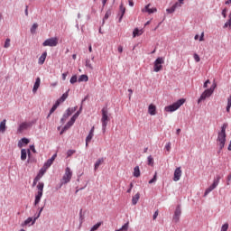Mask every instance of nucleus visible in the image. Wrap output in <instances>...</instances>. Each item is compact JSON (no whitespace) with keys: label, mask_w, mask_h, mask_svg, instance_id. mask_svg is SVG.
Wrapping results in <instances>:
<instances>
[{"label":"nucleus","mask_w":231,"mask_h":231,"mask_svg":"<svg viewBox=\"0 0 231 231\" xmlns=\"http://www.w3.org/2000/svg\"><path fill=\"white\" fill-rule=\"evenodd\" d=\"M228 26H229V28H230V26H231V20H228V21L224 24V28H228Z\"/></svg>","instance_id":"55"},{"label":"nucleus","mask_w":231,"mask_h":231,"mask_svg":"<svg viewBox=\"0 0 231 231\" xmlns=\"http://www.w3.org/2000/svg\"><path fill=\"white\" fill-rule=\"evenodd\" d=\"M41 88V78H37L32 88V93H37V90Z\"/></svg>","instance_id":"15"},{"label":"nucleus","mask_w":231,"mask_h":231,"mask_svg":"<svg viewBox=\"0 0 231 231\" xmlns=\"http://www.w3.org/2000/svg\"><path fill=\"white\" fill-rule=\"evenodd\" d=\"M32 224L33 223V217H28L23 224H22V226H27V225H30V224Z\"/></svg>","instance_id":"35"},{"label":"nucleus","mask_w":231,"mask_h":231,"mask_svg":"<svg viewBox=\"0 0 231 231\" xmlns=\"http://www.w3.org/2000/svg\"><path fill=\"white\" fill-rule=\"evenodd\" d=\"M9 46H10V39H9V38H7V39L5 40V42L4 48H8Z\"/></svg>","instance_id":"48"},{"label":"nucleus","mask_w":231,"mask_h":231,"mask_svg":"<svg viewBox=\"0 0 231 231\" xmlns=\"http://www.w3.org/2000/svg\"><path fill=\"white\" fill-rule=\"evenodd\" d=\"M164 149H166L168 151V152H171V143H166Z\"/></svg>","instance_id":"58"},{"label":"nucleus","mask_w":231,"mask_h":231,"mask_svg":"<svg viewBox=\"0 0 231 231\" xmlns=\"http://www.w3.org/2000/svg\"><path fill=\"white\" fill-rule=\"evenodd\" d=\"M85 66L86 68H88V69H91V71H93L95 69V68L93 67V64L91 63V60L87 59L85 60Z\"/></svg>","instance_id":"24"},{"label":"nucleus","mask_w":231,"mask_h":231,"mask_svg":"<svg viewBox=\"0 0 231 231\" xmlns=\"http://www.w3.org/2000/svg\"><path fill=\"white\" fill-rule=\"evenodd\" d=\"M43 209H44V208H42L39 210L38 215L33 218L32 225H35V222L37 221V219H39V217H41V214L42 213V210H43Z\"/></svg>","instance_id":"39"},{"label":"nucleus","mask_w":231,"mask_h":231,"mask_svg":"<svg viewBox=\"0 0 231 231\" xmlns=\"http://www.w3.org/2000/svg\"><path fill=\"white\" fill-rule=\"evenodd\" d=\"M60 102L61 101L60 99H58L52 106H54L57 109V107H59V106H60Z\"/></svg>","instance_id":"53"},{"label":"nucleus","mask_w":231,"mask_h":231,"mask_svg":"<svg viewBox=\"0 0 231 231\" xmlns=\"http://www.w3.org/2000/svg\"><path fill=\"white\" fill-rule=\"evenodd\" d=\"M120 12L121 14H119V20L118 23H122V19H124V15L125 14V7H124V5H120Z\"/></svg>","instance_id":"19"},{"label":"nucleus","mask_w":231,"mask_h":231,"mask_svg":"<svg viewBox=\"0 0 231 231\" xmlns=\"http://www.w3.org/2000/svg\"><path fill=\"white\" fill-rule=\"evenodd\" d=\"M129 230V222H126L121 228L116 229V231H127Z\"/></svg>","instance_id":"36"},{"label":"nucleus","mask_w":231,"mask_h":231,"mask_svg":"<svg viewBox=\"0 0 231 231\" xmlns=\"http://www.w3.org/2000/svg\"><path fill=\"white\" fill-rule=\"evenodd\" d=\"M32 158V151L30 149L26 150V149H22L21 150V160L22 162H24L26 160V158Z\"/></svg>","instance_id":"11"},{"label":"nucleus","mask_w":231,"mask_h":231,"mask_svg":"<svg viewBox=\"0 0 231 231\" xmlns=\"http://www.w3.org/2000/svg\"><path fill=\"white\" fill-rule=\"evenodd\" d=\"M180 216H181V206L178 205L174 211V215H173V218H172L173 222L178 223L180 221Z\"/></svg>","instance_id":"9"},{"label":"nucleus","mask_w":231,"mask_h":231,"mask_svg":"<svg viewBox=\"0 0 231 231\" xmlns=\"http://www.w3.org/2000/svg\"><path fill=\"white\" fill-rule=\"evenodd\" d=\"M69 116H71V112L69 111V109L66 110V113L62 116L60 122L61 124H65L66 120H68V118H69Z\"/></svg>","instance_id":"16"},{"label":"nucleus","mask_w":231,"mask_h":231,"mask_svg":"<svg viewBox=\"0 0 231 231\" xmlns=\"http://www.w3.org/2000/svg\"><path fill=\"white\" fill-rule=\"evenodd\" d=\"M5 131H6V119H4L0 123V133H5Z\"/></svg>","instance_id":"22"},{"label":"nucleus","mask_w":231,"mask_h":231,"mask_svg":"<svg viewBox=\"0 0 231 231\" xmlns=\"http://www.w3.org/2000/svg\"><path fill=\"white\" fill-rule=\"evenodd\" d=\"M56 110L57 108H55V106H52V107L50 110V115H52V113H55Z\"/></svg>","instance_id":"61"},{"label":"nucleus","mask_w":231,"mask_h":231,"mask_svg":"<svg viewBox=\"0 0 231 231\" xmlns=\"http://www.w3.org/2000/svg\"><path fill=\"white\" fill-rule=\"evenodd\" d=\"M32 127V123H22L18 127V133H23V131Z\"/></svg>","instance_id":"14"},{"label":"nucleus","mask_w":231,"mask_h":231,"mask_svg":"<svg viewBox=\"0 0 231 231\" xmlns=\"http://www.w3.org/2000/svg\"><path fill=\"white\" fill-rule=\"evenodd\" d=\"M69 89L67 92H65L64 94H62V96L60 97V100L61 102H65L66 98H68V97H69Z\"/></svg>","instance_id":"38"},{"label":"nucleus","mask_w":231,"mask_h":231,"mask_svg":"<svg viewBox=\"0 0 231 231\" xmlns=\"http://www.w3.org/2000/svg\"><path fill=\"white\" fill-rule=\"evenodd\" d=\"M37 189H38V194H42L43 190H44V182H39L37 185Z\"/></svg>","instance_id":"28"},{"label":"nucleus","mask_w":231,"mask_h":231,"mask_svg":"<svg viewBox=\"0 0 231 231\" xmlns=\"http://www.w3.org/2000/svg\"><path fill=\"white\" fill-rule=\"evenodd\" d=\"M71 176H73V172H71V169L67 167L65 170V174L63 175V178H62V181H63L62 183L64 184L69 183V181H71Z\"/></svg>","instance_id":"8"},{"label":"nucleus","mask_w":231,"mask_h":231,"mask_svg":"<svg viewBox=\"0 0 231 231\" xmlns=\"http://www.w3.org/2000/svg\"><path fill=\"white\" fill-rule=\"evenodd\" d=\"M93 136H95V134H88V135L86 137V147H88L89 141L93 140Z\"/></svg>","instance_id":"37"},{"label":"nucleus","mask_w":231,"mask_h":231,"mask_svg":"<svg viewBox=\"0 0 231 231\" xmlns=\"http://www.w3.org/2000/svg\"><path fill=\"white\" fill-rule=\"evenodd\" d=\"M143 33V31L139 30L138 28H135L133 32V37H140Z\"/></svg>","instance_id":"29"},{"label":"nucleus","mask_w":231,"mask_h":231,"mask_svg":"<svg viewBox=\"0 0 231 231\" xmlns=\"http://www.w3.org/2000/svg\"><path fill=\"white\" fill-rule=\"evenodd\" d=\"M28 143H30V139L23 137L22 138L19 142H18V147H23V145H28Z\"/></svg>","instance_id":"18"},{"label":"nucleus","mask_w":231,"mask_h":231,"mask_svg":"<svg viewBox=\"0 0 231 231\" xmlns=\"http://www.w3.org/2000/svg\"><path fill=\"white\" fill-rule=\"evenodd\" d=\"M164 63H165V60L162 57L157 58L153 63V71H155V73L162 71V69H163V66L162 64H164Z\"/></svg>","instance_id":"6"},{"label":"nucleus","mask_w":231,"mask_h":231,"mask_svg":"<svg viewBox=\"0 0 231 231\" xmlns=\"http://www.w3.org/2000/svg\"><path fill=\"white\" fill-rule=\"evenodd\" d=\"M133 187H134V185L133 184V182L130 183V188L127 189V193H131V190H133Z\"/></svg>","instance_id":"59"},{"label":"nucleus","mask_w":231,"mask_h":231,"mask_svg":"<svg viewBox=\"0 0 231 231\" xmlns=\"http://www.w3.org/2000/svg\"><path fill=\"white\" fill-rule=\"evenodd\" d=\"M55 158H57V153H54L51 159L47 160V162L43 165V169H45V171H48L51 165H53V162H55Z\"/></svg>","instance_id":"12"},{"label":"nucleus","mask_w":231,"mask_h":231,"mask_svg":"<svg viewBox=\"0 0 231 231\" xmlns=\"http://www.w3.org/2000/svg\"><path fill=\"white\" fill-rule=\"evenodd\" d=\"M180 216H181V206L178 205L174 211V215H173V218H172L173 222L178 223L180 221Z\"/></svg>","instance_id":"10"},{"label":"nucleus","mask_w":231,"mask_h":231,"mask_svg":"<svg viewBox=\"0 0 231 231\" xmlns=\"http://www.w3.org/2000/svg\"><path fill=\"white\" fill-rule=\"evenodd\" d=\"M79 116H80V112H76L70 118L69 122H71L72 125L75 124V122L77 121V118H79Z\"/></svg>","instance_id":"30"},{"label":"nucleus","mask_w":231,"mask_h":231,"mask_svg":"<svg viewBox=\"0 0 231 231\" xmlns=\"http://www.w3.org/2000/svg\"><path fill=\"white\" fill-rule=\"evenodd\" d=\"M194 60L197 61V62H199V60H201V59L199 58V55H198V54H194Z\"/></svg>","instance_id":"56"},{"label":"nucleus","mask_w":231,"mask_h":231,"mask_svg":"<svg viewBox=\"0 0 231 231\" xmlns=\"http://www.w3.org/2000/svg\"><path fill=\"white\" fill-rule=\"evenodd\" d=\"M183 104H185V98H180L172 105L165 106L164 111L167 113H174V111H178V109H180Z\"/></svg>","instance_id":"2"},{"label":"nucleus","mask_w":231,"mask_h":231,"mask_svg":"<svg viewBox=\"0 0 231 231\" xmlns=\"http://www.w3.org/2000/svg\"><path fill=\"white\" fill-rule=\"evenodd\" d=\"M73 125L70 121H69L61 129V131L60 132V134H64V133H66V131H68V129H69V127H71Z\"/></svg>","instance_id":"20"},{"label":"nucleus","mask_w":231,"mask_h":231,"mask_svg":"<svg viewBox=\"0 0 231 231\" xmlns=\"http://www.w3.org/2000/svg\"><path fill=\"white\" fill-rule=\"evenodd\" d=\"M155 12H158V9L156 7H152V8H150V10H148L147 14H154Z\"/></svg>","instance_id":"45"},{"label":"nucleus","mask_w":231,"mask_h":231,"mask_svg":"<svg viewBox=\"0 0 231 231\" xmlns=\"http://www.w3.org/2000/svg\"><path fill=\"white\" fill-rule=\"evenodd\" d=\"M178 6H180V4L175 3L171 8H168L166 10L167 14H174V12H176V8H178Z\"/></svg>","instance_id":"21"},{"label":"nucleus","mask_w":231,"mask_h":231,"mask_svg":"<svg viewBox=\"0 0 231 231\" xmlns=\"http://www.w3.org/2000/svg\"><path fill=\"white\" fill-rule=\"evenodd\" d=\"M227 230H228V223H226L221 226L220 231H227Z\"/></svg>","instance_id":"46"},{"label":"nucleus","mask_w":231,"mask_h":231,"mask_svg":"<svg viewBox=\"0 0 231 231\" xmlns=\"http://www.w3.org/2000/svg\"><path fill=\"white\" fill-rule=\"evenodd\" d=\"M38 28H39V24H38V23H33V24L32 25V27H31V30H30L31 33H32V35H34V33L37 32V29H38Z\"/></svg>","instance_id":"32"},{"label":"nucleus","mask_w":231,"mask_h":231,"mask_svg":"<svg viewBox=\"0 0 231 231\" xmlns=\"http://www.w3.org/2000/svg\"><path fill=\"white\" fill-rule=\"evenodd\" d=\"M180 178H181V167H178L174 171L173 181H180Z\"/></svg>","instance_id":"13"},{"label":"nucleus","mask_w":231,"mask_h":231,"mask_svg":"<svg viewBox=\"0 0 231 231\" xmlns=\"http://www.w3.org/2000/svg\"><path fill=\"white\" fill-rule=\"evenodd\" d=\"M226 127H228V125L224 124L217 134V142H218V147H220V151H223L225 148V143H226Z\"/></svg>","instance_id":"1"},{"label":"nucleus","mask_w":231,"mask_h":231,"mask_svg":"<svg viewBox=\"0 0 231 231\" xmlns=\"http://www.w3.org/2000/svg\"><path fill=\"white\" fill-rule=\"evenodd\" d=\"M217 85L216 83H213L212 86L210 87V88L206 89L200 96V97L198 100V104L203 102V100L208 98V97H210L213 93H214V89H216Z\"/></svg>","instance_id":"4"},{"label":"nucleus","mask_w":231,"mask_h":231,"mask_svg":"<svg viewBox=\"0 0 231 231\" xmlns=\"http://www.w3.org/2000/svg\"><path fill=\"white\" fill-rule=\"evenodd\" d=\"M101 113L102 130L105 132L106 128L107 127V122H109V112L107 111V106L103 107Z\"/></svg>","instance_id":"3"},{"label":"nucleus","mask_w":231,"mask_h":231,"mask_svg":"<svg viewBox=\"0 0 231 231\" xmlns=\"http://www.w3.org/2000/svg\"><path fill=\"white\" fill-rule=\"evenodd\" d=\"M109 17H111V10L108 9L103 18V21H102V26H104V24H106V21H107V19H109Z\"/></svg>","instance_id":"25"},{"label":"nucleus","mask_w":231,"mask_h":231,"mask_svg":"<svg viewBox=\"0 0 231 231\" xmlns=\"http://www.w3.org/2000/svg\"><path fill=\"white\" fill-rule=\"evenodd\" d=\"M68 109H69L70 116H71V115H73V113H75V111H77V109H79V106H74V107L68 108Z\"/></svg>","instance_id":"47"},{"label":"nucleus","mask_w":231,"mask_h":231,"mask_svg":"<svg viewBox=\"0 0 231 231\" xmlns=\"http://www.w3.org/2000/svg\"><path fill=\"white\" fill-rule=\"evenodd\" d=\"M148 113L149 115H151L152 116H154V115H156V106H154L153 104H151L148 106Z\"/></svg>","instance_id":"17"},{"label":"nucleus","mask_w":231,"mask_h":231,"mask_svg":"<svg viewBox=\"0 0 231 231\" xmlns=\"http://www.w3.org/2000/svg\"><path fill=\"white\" fill-rule=\"evenodd\" d=\"M220 180H221V176L219 175H217V178L214 179L212 185L205 190L204 198H207V196H208V194H210L212 190H214V189H216V187L219 185Z\"/></svg>","instance_id":"5"},{"label":"nucleus","mask_w":231,"mask_h":231,"mask_svg":"<svg viewBox=\"0 0 231 231\" xmlns=\"http://www.w3.org/2000/svg\"><path fill=\"white\" fill-rule=\"evenodd\" d=\"M77 80H78L77 75H73V76L70 78V84H75V83H77Z\"/></svg>","instance_id":"42"},{"label":"nucleus","mask_w":231,"mask_h":231,"mask_svg":"<svg viewBox=\"0 0 231 231\" xmlns=\"http://www.w3.org/2000/svg\"><path fill=\"white\" fill-rule=\"evenodd\" d=\"M227 106H231V96L227 98Z\"/></svg>","instance_id":"64"},{"label":"nucleus","mask_w":231,"mask_h":231,"mask_svg":"<svg viewBox=\"0 0 231 231\" xmlns=\"http://www.w3.org/2000/svg\"><path fill=\"white\" fill-rule=\"evenodd\" d=\"M134 178H140V167L139 166L134 167Z\"/></svg>","instance_id":"34"},{"label":"nucleus","mask_w":231,"mask_h":231,"mask_svg":"<svg viewBox=\"0 0 231 231\" xmlns=\"http://www.w3.org/2000/svg\"><path fill=\"white\" fill-rule=\"evenodd\" d=\"M100 226H102V222H98V223H97L96 225H94V226L91 227L90 231H97V228H100Z\"/></svg>","instance_id":"40"},{"label":"nucleus","mask_w":231,"mask_h":231,"mask_svg":"<svg viewBox=\"0 0 231 231\" xmlns=\"http://www.w3.org/2000/svg\"><path fill=\"white\" fill-rule=\"evenodd\" d=\"M151 4H148L147 5H145L144 9L142 10V12H149Z\"/></svg>","instance_id":"49"},{"label":"nucleus","mask_w":231,"mask_h":231,"mask_svg":"<svg viewBox=\"0 0 231 231\" xmlns=\"http://www.w3.org/2000/svg\"><path fill=\"white\" fill-rule=\"evenodd\" d=\"M75 154V150H69L67 152V158H69L70 156H73Z\"/></svg>","instance_id":"44"},{"label":"nucleus","mask_w":231,"mask_h":231,"mask_svg":"<svg viewBox=\"0 0 231 231\" xmlns=\"http://www.w3.org/2000/svg\"><path fill=\"white\" fill-rule=\"evenodd\" d=\"M208 84H210V79H207V80L204 82L203 88H208Z\"/></svg>","instance_id":"57"},{"label":"nucleus","mask_w":231,"mask_h":231,"mask_svg":"<svg viewBox=\"0 0 231 231\" xmlns=\"http://www.w3.org/2000/svg\"><path fill=\"white\" fill-rule=\"evenodd\" d=\"M29 151H32V152H34V153L37 152V150H35V145H33V144L30 145Z\"/></svg>","instance_id":"50"},{"label":"nucleus","mask_w":231,"mask_h":231,"mask_svg":"<svg viewBox=\"0 0 231 231\" xmlns=\"http://www.w3.org/2000/svg\"><path fill=\"white\" fill-rule=\"evenodd\" d=\"M139 200H140V193H136V194L132 198V204H133V205H136Z\"/></svg>","instance_id":"27"},{"label":"nucleus","mask_w":231,"mask_h":231,"mask_svg":"<svg viewBox=\"0 0 231 231\" xmlns=\"http://www.w3.org/2000/svg\"><path fill=\"white\" fill-rule=\"evenodd\" d=\"M37 181H39V176H36L33 180V182H32V187H35V185H37Z\"/></svg>","instance_id":"52"},{"label":"nucleus","mask_w":231,"mask_h":231,"mask_svg":"<svg viewBox=\"0 0 231 231\" xmlns=\"http://www.w3.org/2000/svg\"><path fill=\"white\" fill-rule=\"evenodd\" d=\"M155 181H156V173L154 174L152 179L149 180V184L151 185V184L154 183Z\"/></svg>","instance_id":"51"},{"label":"nucleus","mask_w":231,"mask_h":231,"mask_svg":"<svg viewBox=\"0 0 231 231\" xmlns=\"http://www.w3.org/2000/svg\"><path fill=\"white\" fill-rule=\"evenodd\" d=\"M46 57H48V52L44 51L39 58V64H44Z\"/></svg>","instance_id":"23"},{"label":"nucleus","mask_w":231,"mask_h":231,"mask_svg":"<svg viewBox=\"0 0 231 231\" xmlns=\"http://www.w3.org/2000/svg\"><path fill=\"white\" fill-rule=\"evenodd\" d=\"M102 163H104V158L98 159L94 165V171H97L98 169V167H100V165H102Z\"/></svg>","instance_id":"26"},{"label":"nucleus","mask_w":231,"mask_h":231,"mask_svg":"<svg viewBox=\"0 0 231 231\" xmlns=\"http://www.w3.org/2000/svg\"><path fill=\"white\" fill-rule=\"evenodd\" d=\"M148 165H154V159L152 155L148 156Z\"/></svg>","instance_id":"41"},{"label":"nucleus","mask_w":231,"mask_h":231,"mask_svg":"<svg viewBox=\"0 0 231 231\" xmlns=\"http://www.w3.org/2000/svg\"><path fill=\"white\" fill-rule=\"evenodd\" d=\"M153 219H156L158 217V210H156L152 216Z\"/></svg>","instance_id":"63"},{"label":"nucleus","mask_w":231,"mask_h":231,"mask_svg":"<svg viewBox=\"0 0 231 231\" xmlns=\"http://www.w3.org/2000/svg\"><path fill=\"white\" fill-rule=\"evenodd\" d=\"M222 15L224 18H226V8L222 10Z\"/></svg>","instance_id":"60"},{"label":"nucleus","mask_w":231,"mask_h":231,"mask_svg":"<svg viewBox=\"0 0 231 231\" xmlns=\"http://www.w3.org/2000/svg\"><path fill=\"white\" fill-rule=\"evenodd\" d=\"M60 102L61 101L60 99H58L52 106H54L57 109V107H59V106H60Z\"/></svg>","instance_id":"54"},{"label":"nucleus","mask_w":231,"mask_h":231,"mask_svg":"<svg viewBox=\"0 0 231 231\" xmlns=\"http://www.w3.org/2000/svg\"><path fill=\"white\" fill-rule=\"evenodd\" d=\"M57 44H59V39L54 37V38H49L45 40L42 43V46H50L51 48H53L57 46Z\"/></svg>","instance_id":"7"},{"label":"nucleus","mask_w":231,"mask_h":231,"mask_svg":"<svg viewBox=\"0 0 231 231\" xmlns=\"http://www.w3.org/2000/svg\"><path fill=\"white\" fill-rule=\"evenodd\" d=\"M88 80H89V78L86 74L81 75L78 79L79 82H88Z\"/></svg>","instance_id":"31"},{"label":"nucleus","mask_w":231,"mask_h":231,"mask_svg":"<svg viewBox=\"0 0 231 231\" xmlns=\"http://www.w3.org/2000/svg\"><path fill=\"white\" fill-rule=\"evenodd\" d=\"M41 198H42V193H37L35 196L34 205H39V203H41Z\"/></svg>","instance_id":"33"},{"label":"nucleus","mask_w":231,"mask_h":231,"mask_svg":"<svg viewBox=\"0 0 231 231\" xmlns=\"http://www.w3.org/2000/svg\"><path fill=\"white\" fill-rule=\"evenodd\" d=\"M204 37H205V32H202L200 37H199V41L200 42L204 41Z\"/></svg>","instance_id":"62"},{"label":"nucleus","mask_w":231,"mask_h":231,"mask_svg":"<svg viewBox=\"0 0 231 231\" xmlns=\"http://www.w3.org/2000/svg\"><path fill=\"white\" fill-rule=\"evenodd\" d=\"M83 222H84V215H82V209H80V211H79V223H80V225H82Z\"/></svg>","instance_id":"43"}]
</instances>
